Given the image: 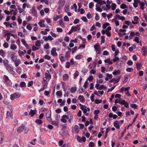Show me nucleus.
<instances>
[{
  "label": "nucleus",
  "mask_w": 147,
  "mask_h": 147,
  "mask_svg": "<svg viewBox=\"0 0 147 147\" xmlns=\"http://www.w3.org/2000/svg\"><path fill=\"white\" fill-rule=\"evenodd\" d=\"M133 69L132 68L128 67L126 69V71L128 72H131L133 71Z\"/></svg>",
  "instance_id": "0e129e2a"
},
{
  "label": "nucleus",
  "mask_w": 147,
  "mask_h": 147,
  "mask_svg": "<svg viewBox=\"0 0 147 147\" xmlns=\"http://www.w3.org/2000/svg\"><path fill=\"white\" fill-rule=\"evenodd\" d=\"M3 114V111L1 109H0V121L2 119Z\"/></svg>",
  "instance_id": "c85d7f7f"
},
{
  "label": "nucleus",
  "mask_w": 147,
  "mask_h": 147,
  "mask_svg": "<svg viewBox=\"0 0 147 147\" xmlns=\"http://www.w3.org/2000/svg\"><path fill=\"white\" fill-rule=\"evenodd\" d=\"M21 42H22L23 45L26 47H28V44L26 42V41L24 39H22Z\"/></svg>",
  "instance_id": "473e14b6"
},
{
  "label": "nucleus",
  "mask_w": 147,
  "mask_h": 147,
  "mask_svg": "<svg viewBox=\"0 0 147 147\" xmlns=\"http://www.w3.org/2000/svg\"><path fill=\"white\" fill-rule=\"evenodd\" d=\"M33 84V82L32 81H30L28 82V85L27 86L28 87H30L32 86Z\"/></svg>",
  "instance_id": "69168bd1"
},
{
  "label": "nucleus",
  "mask_w": 147,
  "mask_h": 147,
  "mask_svg": "<svg viewBox=\"0 0 147 147\" xmlns=\"http://www.w3.org/2000/svg\"><path fill=\"white\" fill-rule=\"evenodd\" d=\"M101 43H104L105 42V36H102L101 37Z\"/></svg>",
  "instance_id": "6e6d98bb"
},
{
  "label": "nucleus",
  "mask_w": 147,
  "mask_h": 147,
  "mask_svg": "<svg viewBox=\"0 0 147 147\" xmlns=\"http://www.w3.org/2000/svg\"><path fill=\"white\" fill-rule=\"evenodd\" d=\"M43 39L46 41H47L49 40H52L53 39V38L51 36H43Z\"/></svg>",
  "instance_id": "2eb2a0df"
},
{
  "label": "nucleus",
  "mask_w": 147,
  "mask_h": 147,
  "mask_svg": "<svg viewBox=\"0 0 147 147\" xmlns=\"http://www.w3.org/2000/svg\"><path fill=\"white\" fill-rule=\"evenodd\" d=\"M51 115V111H48L46 114V117L47 120L49 121H51L52 119L50 117Z\"/></svg>",
  "instance_id": "7ed1b4c3"
},
{
  "label": "nucleus",
  "mask_w": 147,
  "mask_h": 147,
  "mask_svg": "<svg viewBox=\"0 0 147 147\" xmlns=\"http://www.w3.org/2000/svg\"><path fill=\"white\" fill-rule=\"evenodd\" d=\"M106 87L105 86L103 85H102L100 86L99 87L98 89L99 90H101L103 88L104 89H106Z\"/></svg>",
  "instance_id": "4d7b16f0"
},
{
  "label": "nucleus",
  "mask_w": 147,
  "mask_h": 147,
  "mask_svg": "<svg viewBox=\"0 0 147 147\" xmlns=\"http://www.w3.org/2000/svg\"><path fill=\"white\" fill-rule=\"evenodd\" d=\"M18 9L19 10V13H21L23 12H25V11L24 9H22V8L20 7L19 6H18Z\"/></svg>",
  "instance_id": "f704fd0d"
},
{
  "label": "nucleus",
  "mask_w": 147,
  "mask_h": 147,
  "mask_svg": "<svg viewBox=\"0 0 147 147\" xmlns=\"http://www.w3.org/2000/svg\"><path fill=\"white\" fill-rule=\"evenodd\" d=\"M45 82H44L43 85V87L42 88H41V89H40L39 91H41L44 90L46 88H47V83L46 82V80H45Z\"/></svg>",
  "instance_id": "dca6fc26"
},
{
  "label": "nucleus",
  "mask_w": 147,
  "mask_h": 147,
  "mask_svg": "<svg viewBox=\"0 0 147 147\" xmlns=\"http://www.w3.org/2000/svg\"><path fill=\"white\" fill-rule=\"evenodd\" d=\"M36 113V110L31 109L29 112V114L31 117H32Z\"/></svg>",
  "instance_id": "a211bd4d"
},
{
  "label": "nucleus",
  "mask_w": 147,
  "mask_h": 147,
  "mask_svg": "<svg viewBox=\"0 0 147 147\" xmlns=\"http://www.w3.org/2000/svg\"><path fill=\"white\" fill-rule=\"evenodd\" d=\"M136 64V68L139 71L140 70L141 67V66L140 65V64L139 63H137Z\"/></svg>",
  "instance_id": "09e8293b"
},
{
  "label": "nucleus",
  "mask_w": 147,
  "mask_h": 147,
  "mask_svg": "<svg viewBox=\"0 0 147 147\" xmlns=\"http://www.w3.org/2000/svg\"><path fill=\"white\" fill-rule=\"evenodd\" d=\"M56 49L55 48L53 47L51 51V54L53 56H56L57 54L56 52Z\"/></svg>",
  "instance_id": "1a4fd4ad"
},
{
  "label": "nucleus",
  "mask_w": 147,
  "mask_h": 147,
  "mask_svg": "<svg viewBox=\"0 0 147 147\" xmlns=\"http://www.w3.org/2000/svg\"><path fill=\"white\" fill-rule=\"evenodd\" d=\"M109 25V24L108 23L106 22L102 26V28L103 29H105L106 28L107 26Z\"/></svg>",
  "instance_id": "ea45409f"
},
{
  "label": "nucleus",
  "mask_w": 147,
  "mask_h": 147,
  "mask_svg": "<svg viewBox=\"0 0 147 147\" xmlns=\"http://www.w3.org/2000/svg\"><path fill=\"white\" fill-rule=\"evenodd\" d=\"M74 31L76 32L77 31H79L80 30V25L78 24L75 27H73Z\"/></svg>",
  "instance_id": "4468645a"
},
{
  "label": "nucleus",
  "mask_w": 147,
  "mask_h": 147,
  "mask_svg": "<svg viewBox=\"0 0 147 147\" xmlns=\"http://www.w3.org/2000/svg\"><path fill=\"white\" fill-rule=\"evenodd\" d=\"M56 95L58 96H61L62 95V93L60 91H58L56 92Z\"/></svg>",
  "instance_id": "e433bc0d"
},
{
  "label": "nucleus",
  "mask_w": 147,
  "mask_h": 147,
  "mask_svg": "<svg viewBox=\"0 0 147 147\" xmlns=\"http://www.w3.org/2000/svg\"><path fill=\"white\" fill-rule=\"evenodd\" d=\"M89 84V83L88 82L87 80H86L84 85L83 86V87L85 88H87V86H88V85Z\"/></svg>",
  "instance_id": "de8ad7c7"
},
{
  "label": "nucleus",
  "mask_w": 147,
  "mask_h": 147,
  "mask_svg": "<svg viewBox=\"0 0 147 147\" xmlns=\"http://www.w3.org/2000/svg\"><path fill=\"white\" fill-rule=\"evenodd\" d=\"M113 125L116 129H119L120 128V124L119 123V122L118 121H116L113 123Z\"/></svg>",
  "instance_id": "6e6552de"
},
{
  "label": "nucleus",
  "mask_w": 147,
  "mask_h": 147,
  "mask_svg": "<svg viewBox=\"0 0 147 147\" xmlns=\"http://www.w3.org/2000/svg\"><path fill=\"white\" fill-rule=\"evenodd\" d=\"M10 34H11L10 33H7L6 34V35H7V38L6 39V40L7 42H8L10 40Z\"/></svg>",
  "instance_id": "37998d69"
},
{
  "label": "nucleus",
  "mask_w": 147,
  "mask_h": 147,
  "mask_svg": "<svg viewBox=\"0 0 147 147\" xmlns=\"http://www.w3.org/2000/svg\"><path fill=\"white\" fill-rule=\"evenodd\" d=\"M78 98L81 102L83 101L84 99L83 96L81 95L79 96Z\"/></svg>",
  "instance_id": "7c9ffc66"
},
{
  "label": "nucleus",
  "mask_w": 147,
  "mask_h": 147,
  "mask_svg": "<svg viewBox=\"0 0 147 147\" xmlns=\"http://www.w3.org/2000/svg\"><path fill=\"white\" fill-rule=\"evenodd\" d=\"M78 75L79 72L77 71H76L74 74V79H76V78L77 77H78Z\"/></svg>",
  "instance_id": "a18cd8bd"
},
{
  "label": "nucleus",
  "mask_w": 147,
  "mask_h": 147,
  "mask_svg": "<svg viewBox=\"0 0 147 147\" xmlns=\"http://www.w3.org/2000/svg\"><path fill=\"white\" fill-rule=\"evenodd\" d=\"M3 139V136L1 132H0V144L2 142Z\"/></svg>",
  "instance_id": "c756f323"
},
{
  "label": "nucleus",
  "mask_w": 147,
  "mask_h": 147,
  "mask_svg": "<svg viewBox=\"0 0 147 147\" xmlns=\"http://www.w3.org/2000/svg\"><path fill=\"white\" fill-rule=\"evenodd\" d=\"M127 6L124 3H123L120 5V8L122 9H124L125 8H127Z\"/></svg>",
  "instance_id": "2f4dec72"
},
{
  "label": "nucleus",
  "mask_w": 147,
  "mask_h": 147,
  "mask_svg": "<svg viewBox=\"0 0 147 147\" xmlns=\"http://www.w3.org/2000/svg\"><path fill=\"white\" fill-rule=\"evenodd\" d=\"M140 9L143 10H144L145 9L144 6L145 5V4L144 2H140Z\"/></svg>",
  "instance_id": "b1692460"
},
{
  "label": "nucleus",
  "mask_w": 147,
  "mask_h": 147,
  "mask_svg": "<svg viewBox=\"0 0 147 147\" xmlns=\"http://www.w3.org/2000/svg\"><path fill=\"white\" fill-rule=\"evenodd\" d=\"M9 46V45L8 43L5 42L3 44V47L6 48H7Z\"/></svg>",
  "instance_id": "3c124183"
},
{
  "label": "nucleus",
  "mask_w": 147,
  "mask_h": 147,
  "mask_svg": "<svg viewBox=\"0 0 147 147\" xmlns=\"http://www.w3.org/2000/svg\"><path fill=\"white\" fill-rule=\"evenodd\" d=\"M86 107L85 106H84V107H80V109L83 111V113L85 114V115L86 116H88L89 115L90 113L89 112L87 113V111L86 110Z\"/></svg>",
  "instance_id": "423d86ee"
},
{
  "label": "nucleus",
  "mask_w": 147,
  "mask_h": 147,
  "mask_svg": "<svg viewBox=\"0 0 147 147\" xmlns=\"http://www.w3.org/2000/svg\"><path fill=\"white\" fill-rule=\"evenodd\" d=\"M14 94L15 95V97L16 98L20 97L21 95V94L18 92H16L15 93H14Z\"/></svg>",
  "instance_id": "49530a36"
},
{
  "label": "nucleus",
  "mask_w": 147,
  "mask_h": 147,
  "mask_svg": "<svg viewBox=\"0 0 147 147\" xmlns=\"http://www.w3.org/2000/svg\"><path fill=\"white\" fill-rule=\"evenodd\" d=\"M35 46L36 47H39L41 46V42L40 40H38L36 42Z\"/></svg>",
  "instance_id": "bb28decb"
},
{
  "label": "nucleus",
  "mask_w": 147,
  "mask_h": 147,
  "mask_svg": "<svg viewBox=\"0 0 147 147\" xmlns=\"http://www.w3.org/2000/svg\"><path fill=\"white\" fill-rule=\"evenodd\" d=\"M8 61L6 59L4 60L3 61V63L4 65V66L6 67L7 65H9L8 64Z\"/></svg>",
  "instance_id": "c9c22d12"
},
{
  "label": "nucleus",
  "mask_w": 147,
  "mask_h": 147,
  "mask_svg": "<svg viewBox=\"0 0 147 147\" xmlns=\"http://www.w3.org/2000/svg\"><path fill=\"white\" fill-rule=\"evenodd\" d=\"M116 7V5L115 4L113 3L111 5V7L112 10H115Z\"/></svg>",
  "instance_id": "a19ab883"
},
{
  "label": "nucleus",
  "mask_w": 147,
  "mask_h": 147,
  "mask_svg": "<svg viewBox=\"0 0 147 147\" xmlns=\"http://www.w3.org/2000/svg\"><path fill=\"white\" fill-rule=\"evenodd\" d=\"M94 48L96 51V54H100L101 51L100 49V46L99 43L95 45L94 46Z\"/></svg>",
  "instance_id": "f03ea898"
},
{
  "label": "nucleus",
  "mask_w": 147,
  "mask_h": 147,
  "mask_svg": "<svg viewBox=\"0 0 147 147\" xmlns=\"http://www.w3.org/2000/svg\"><path fill=\"white\" fill-rule=\"evenodd\" d=\"M35 123L39 125H40L42 123V121L39 119H36L35 121Z\"/></svg>",
  "instance_id": "72a5a7b5"
},
{
  "label": "nucleus",
  "mask_w": 147,
  "mask_h": 147,
  "mask_svg": "<svg viewBox=\"0 0 147 147\" xmlns=\"http://www.w3.org/2000/svg\"><path fill=\"white\" fill-rule=\"evenodd\" d=\"M66 65H65V67L67 68H69L70 65L71 64L70 62H67L66 63Z\"/></svg>",
  "instance_id": "13d9d810"
},
{
  "label": "nucleus",
  "mask_w": 147,
  "mask_h": 147,
  "mask_svg": "<svg viewBox=\"0 0 147 147\" xmlns=\"http://www.w3.org/2000/svg\"><path fill=\"white\" fill-rule=\"evenodd\" d=\"M79 131V129L78 126L76 125L74 126V131L76 134H77Z\"/></svg>",
  "instance_id": "f8f14e48"
},
{
  "label": "nucleus",
  "mask_w": 147,
  "mask_h": 147,
  "mask_svg": "<svg viewBox=\"0 0 147 147\" xmlns=\"http://www.w3.org/2000/svg\"><path fill=\"white\" fill-rule=\"evenodd\" d=\"M130 107L132 108H134L135 109H137L138 106L135 104H132L130 105Z\"/></svg>",
  "instance_id": "bf43d9fd"
},
{
  "label": "nucleus",
  "mask_w": 147,
  "mask_h": 147,
  "mask_svg": "<svg viewBox=\"0 0 147 147\" xmlns=\"http://www.w3.org/2000/svg\"><path fill=\"white\" fill-rule=\"evenodd\" d=\"M3 77L4 78V79L5 81L6 82H7V81H8V80H9V78L6 75H4Z\"/></svg>",
  "instance_id": "338daca9"
},
{
  "label": "nucleus",
  "mask_w": 147,
  "mask_h": 147,
  "mask_svg": "<svg viewBox=\"0 0 147 147\" xmlns=\"http://www.w3.org/2000/svg\"><path fill=\"white\" fill-rule=\"evenodd\" d=\"M139 18L137 16H135L134 17V21H133L132 22V23L134 24H136L138 23V21Z\"/></svg>",
  "instance_id": "9b49d317"
},
{
  "label": "nucleus",
  "mask_w": 147,
  "mask_h": 147,
  "mask_svg": "<svg viewBox=\"0 0 147 147\" xmlns=\"http://www.w3.org/2000/svg\"><path fill=\"white\" fill-rule=\"evenodd\" d=\"M119 32H118L119 36L120 37H122L123 36L126 35V33L125 32L126 31V30L123 29H120L119 30Z\"/></svg>",
  "instance_id": "39448f33"
},
{
  "label": "nucleus",
  "mask_w": 147,
  "mask_h": 147,
  "mask_svg": "<svg viewBox=\"0 0 147 147\" xmlns=\"http://www.w3.org/2000/svg\"><path fill=\"white\" fill-rule=\"evenodd\" d=\"M96 7V10L99 12H102V9L101 8H100V7L97 6Z\"/></svg>",
  "instance_id": "864d4df0"
},
{
  "label": "nucleus",
  "mask_w": 147,
  "mask_h": 147,
  "mask_svg": "<svg viewBox=\"0 0 147 147\" xmlns=\"http://www.w3.org/2000/svg\"><path fill=\"white\" fill-rule=\"evenodd\" d=\"M25 127L24 126L22 125L18 128L17 129V131L18 132L20 133L24 129Z\"/></svg>",
  "instance_id": "6ab92c4d"
},
{
  "label": "nucleus",
  "mask_w": 147,
  "mask_h": 147,
  "mask_svg": "<svg viewBox=\"0 0 147 147\" xmlns=\"http://www.w3.org/2000/svg\"><path fill=\"white\" fill-rule=\"evenodd\" d=\"M143 55L144 56L146 55L147 53V49L146 47H143L142 49Z\"/></svg>",
  "instance_id": "f3484780"
},
{
  "label": "nucleus",
  "mask_w": 147,
  "mask_h": 147,
  "mask_svg": "<svg viewBox=\"0 0 147 147\" xmlns=\"http://www.w3.org/2000/svg\"><path fill=\"white\" fill-rule=\"evenodd\" d=\"M77 90V88L76 87H72L70 89V91L72 93H74Z\"/></svg>",
  "instance_id": "412c9836"
},
{
  "label": "nucleus",
  "mask_w": 147,
  "mask_h": 147,
  "mask_svg": "<svg viewBox=\"0 0 147 147\" xmlns=\"http://www.w3.org/2000/svg\"><path fill=\"white\" fill-rule=\"evenodd\" d=\"M89 7L90 9H92L94 6V3L92 2H91L90 3L89 5Z\"/></svg>",
  "instance_id": "680f3d73"
},
{
  "label": "nucleus",
  "mask_w": 147,
  "mask_h": 147,
  "mask_svg": "<svg viewBox=\"0 0 147 147\" xmlns=\"http://www.w3.org/2000/svg\"><path fill=\"white\" fill-rule=\"evenodd\" d=\"M83 56L80 55H78L75 57V58L77 59L80 60L82 59Z\"/></svg>",
  "instance_id": "a878e982"
},
{
  "label": "nucleus",
  "mask_w": 147,
  "mask_h": 147,
  "mask_svg": "<svg viewBox=\"0 0 147 147\" xmlns=\"http://www.w3.org/2000/svg\"><path fill=\"white\" fill-rule=\"evenodd\" d=\"M68 78V76L67 74H65L63 76V80H66Z\"/></svg>",
  "instance_id": "c03bdc74"
},
{
  "label": "nucleus",
  "mask_w": 147,
  "mask_h": 147,
  "mask_svg": "<svg viewBox=\"0 0 147 147\" xmlns=\"http://www.w3.org/2000/svg\"><path fill=\"white\" fill-rule=\"evenodd\" d=\"M17 46L14 44H12L10 46V49L13 50H15L17 49Z\"/></svg>",
  "instance_id": "cd10ccee"
},
{
  "label": "nucleus",
  "mask_w": 147,
  "mask_h": 147,
  "mask_svg": "<svg viewBox=\"0 0 147 147\" xmlns=\"http://www.w3.org/2000/svg\"><path fill=\"white\" fill-rule=\"evenodd\" d=\"M59 58L61 61L63 62L65 61L66 57L63 54H60L59 56Z\"/></svg>",
  "instance_id": "9d476101"
},
{
  "label": "nucleus",
  "mask_w": 147,
  "mask_h": 147,
  "mask_svg": "<svg viewBox=\"0 0 147 147\" xmlns=\"http://www.w3.org/2000/svg\"><path fill=\"white\" fill-rule=\"evenodd\" d=\"M106 2L105 1H99V2H98L96 5V7H101V5L103 4H106Z\"/></svg>",
  "instance_id": "ddd939ff"
},
{
  "label": "nucleus",
  "mask_w": 147,
  "mask_h": 147,
  "mask_svg": "<svg viewBox=\"0 0 147 147\" xmlns=\"http://www.w3.org/2000/svg\"><path fill=\"white\" fill-rule=\"evenodd\" d=\"M11 60L13 62L16 61L17 60L16 57L13 54H12L10 56Z\"/></svg>",
  "instance_id": "aec40b11"
},
{
  "label": "nucleus",
  "mask_w": 147,
  "mask_h": 147,
  "mask_svg": "<svg viewBox=\"0 0 147 147\" xmlns=\"http://www.w3.org/2000/svg\"><path fill=\"white\" fill-rule=\"evenodd\" d=\"M94 96L93 94H91V96H90V99L92 102H94Z\"/></svg>",
  "instance_id": "e2e57ef3"
},
{
  "label": "nucleus",
  "mask_w": 147,
  "mask_h": 147,
  "mask_svg": "<svg viewBox=\"0 0 147 147\" xmlns=\"http://www.w3.org/2000/svg\"><path fill=\"white\" fill-rule=\"evenodd\" d=\"M20 62V61L19 60H16V61H14L15 64V65L16 67H17L19 65V63Z\"/></svg>",
  "instance_id": "8fccbe9b"
},
{
  "label": "nucleus",
  "mask_w": 147,
  "mask_h": 147,
  "mask_svg": "<svg viewBox=\"0 0 147 147\" xmlns=\"http://www.w3.org/2000/svg\"><path fill=\"white\" fill-rule=\"evenodd\" d=\"M65 11L67 13H68L69 11V6L68 5L65 7Z\"/></svg>",
  "instance_id": "79ce46f5"
},
{
  "label": "nucleus",
  "mask_w": 147,
  "mask_h": 147,
  "mask_svg": "<svg viewBox=\"0 0 147 147\" xmlns=\"http://www.w3.org/2000/svg\"><path fill=\"white\" fill-rule=\"evenodd\" d=\"M45 76L46 78L49 80L51 78V76L49 74V72H48V73L45 72Z\"/></svg>",
  "instance_id": "393cba45"
},
{
  "label": "nucleus",
  "mask_w": 147,
  "mask_h": 147,
  "mask_svg": "<svg viewBox=\"0 0 147 147\" xmlns=\"http://www.w3.org/2000/svg\"><path fill=\"white\" fill-rule=\"evenodd\" d=\"M5 67L6 69L9 73L12 75L14 74L15 73V71L13 70V68L9 65H7Z\"/></svg>",
  "instance_id": "f257e3e1"
},
{
  "label": "nucleus",
  "mask_w": 147,
  "mask_h": 147,
  "mask_svg": "<svg viewBox=\"0 0 147 147\" xmlns=\"http://www.w3.org/2000/svg\"><path fill=\"white\" fill-rule=\"evenodd\" d=\"M69 117L66 115H63L61 119V121L64 123H66L67 122V119H68Z\"/></svg>",
  "instance_id": "20e7f679"
},
{
  "label": "nucleus",
  "mask_w": 147,
  "mask_h": 147,
  "mask_svg": "<svg viewBox=\"0 0 147 147\" xmlns=\"http://www.w3.org/2000/svg\"><path fill=\"white\" fill-rule=\"evenodd\" d=\"M39 49L38 48L36 47L34 45L32 47V50L33 51H36L38 50Z\"/></svg>",
  "instance_id": "052dcab7"
},
{
  "label": "nucleus",
  "mask_w": 147,
  "mask_h": 147,
  "mask_svg": "<svg viewBox=\"0 0 147 147\" xmlns=\"http://www.w3.org/2000/svg\"><path fill=\"white\" fill-rule=\"evenodd\" d=\"M26 85V83L24 82H20L19 86L21 87H23Z\"/></svg>",
  "instance_id": "58836bf2"
},
{
  "label": "nucleus",
  "mask_w": 147,
  "mask_h": 147,
  "mask_svg": "<svg viewBox=\"0 0 147 147\" xmlns=\"http://www.w3.org/2000/svg\"><path fill=\"white\" fill-rule=\"evenodd\" d=\"M38 24L41 27H44L45 26V24H44L42 22H38Z\"/></svg>",
  "instance_id": "5fc2aeb1"
},
{
  "label": "nucleus",
  "mask_w": 147,
  "mask_h": 147,
  "mask_svg": "<svg viewBox=\"0 0 147 147\" xmlns=\"http://www.w3.org/2000/svg\"><path fill=\"white\" fill-rule=\"evenodd\" d=\"M128 79L127 75H125L124 76V80L123 81V82L125 83L127 81Z\"/></svg>",
  "instance_id": "603ef678"
},
{
  "label": "nucleus",
  "mask_w": 147,
  "mask_h": 147,
  "mask_svg": "<svg viewBox=\"0 0 147 147\" xmlns=\"http://www.w3.org/2000/svg\"><path fill=\"white\" fill-rule=\"evenodd\" d=\"M120 73V71L119 70H115L113 72V74L114 75L119 74Z\"/></svg>",
  "instance_id": "4c0bfd02"
},
{
  "label": "nucleus",
  "mask_w": 147,
  "mask_h": 147,
  "mask_svg": "<svg viewBox=\"0 0 147 147\" xmlns=\"http://www.w3.org/2000/svg\"><path fill=\"white\" fill-rule=\"evenodd\" d=\"M59 24L62 27H64V24L63 20L62 19L60 20L59 22Z\"/></svg>",
  "instance_id": "5701e85b"
},
{
  "label": "nucleus",
  "mask_w": 147,
  "mask_h": 147,
  "mask_svg": "<svg viewBox=\"0 0 147 147\" xmlns=\"http://www.w3.org/2000/svg\"><path fill=\"white\" fill-rule=\"evenodd\" d=\"M120 104L122 105H124V106L126 108H128L129 107V103L126 102L125 100H123L122 101L120 100Z\"/></svg>",
  "instance_id": "0eeeda50"
},
{
  "label": "nucleus",
  "mask_w": 147,
  "mask_h": 147,
  "mask_svg": "<svg viewBox=\"0 0 147 147\" xmlns=\"http://www.w3.org/2000/svg\"><path fill=\"white\" fill-rule=\"evenodd\" d=\"M16 98V97L14 94L11 95L10 99L11 100H14Z\"/></svg>",
  "instance_id": "774afa93"
},
{
  "label": "nucleus",
  "mask_w": 147,
  "mask_h": 147,
  "mask_svg": "<svg viewBox=\"0 0 147 147\" xmlns=\"http://www.w3.org/2000/svg\"><path fill=\"white\" fill-rule=\"evenodd\" d=\"M11 113L9 111H7L6 113V118L8 119H10L11 118Z\"/></svg>",
  "instance_id": "4be33fe9"
}]
</instances>
